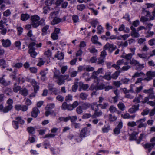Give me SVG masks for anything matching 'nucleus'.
Here are the masks:
<instances>
[{"mask_svg": "<svg viewBox=\"0 0 155 155\" xmlns=\"http://www.w3.org/2000/svg\"><path fill=\"white\" fill-rule=\"evenodd\" d=\"M150 112L149 109L147 108L144 110L141 113V114L143 116L147 115Z\"/></svg>", "mask_w": 155, "mask_h": 155, "instance_id": "62", "label": "nucleus"}, {"mask_svg": "<svg viewBox=\"0 0 155 155\" xmlns=\"http://www.w3.org/2000/svg\"><path fill=\"white\" fill-rule=\"evenodd\" d=\"M6 103L8 105L5 107V109L4 111L5 112H8L12 108L13 101L12 99L9 98L7 100Z\"/></svg>", "mask_w": 155, "mask_h": 155, "instance_id": "2", "label": "nucleus"}, {"mask_svg": "<svg viewBox=\"0 0 155 155\" xmlns=\"http://www.w3.org/2000/svg\"><path fill=\"white\" fill-rule=\"evenodd\" d=\"M145 74L142 72H136L134 75L132 77L133 78H136L137 77H141L142 76L144 75Z\"/></svg>", "mask_w": 155, "mask_h": 155, "instance_id": "30", "label": "nucleus"}, {"mask_svg": "<svg viewBox=\"0 0 155 155\" xmlns=\"http://www.w3.org/2000/svg\"><path fill=\"white\" fill-rule=\"evenodd\" d=\"M120 73V72L119 71H116L111 76V78L116 79L117 78Z\"/></svg>", "mask_w": 155, "mask_h": 155, "instance_id": "35", "label": "nucleus"}, {"mask_svg": "<svg viewBox=\"0 0 155 155\" xmlns=\"http://www.w3.org/2000/svg\"><path fill=\"white\" fill-rule=\"evenodd\" d=\"M7 19L4 18L0 21V29H2L4 27V25H7L6 24Z\"/></svg>", "mask_w": 155, "mask_h": 155, "instance_id": "20", "label": "nucleus"}, {"mask_svg": "<svg viewBox=\"0 0 155 155\" xmlns=\"http://www.w3.org/2000/svg\"><path fill=\"white\" fill-rule=\"evenodd\" d=\"M21 19L23 21L27 20L30 17L29 15L27 14H22L21 15Z\"/></svg>", "mask_w": 155, "mask_h": 155, "instance_id": "23", "label": "nucleus"}, {"mask_svg": "<svg viewBox=\"0 0 155 155\" xmlns=\"http://www.w3.org/2000/svg\"><path fill=\"white\" fill-rule=\"evenodd\" d=\"M17 83H15L13 88V91L15 93L19 91H20L21 89V87L20 86H17Z\"/></svg>", "mask_w": 155, "mask_h": 155, "instance_id": "24", "label": "nucleus"}, {"mask_svg": "<svg viewBox=\"0 0 155 155\" xmlns=\"http://www.w3.org/2000/svg\"><path fill=\"white\" fill-rule=\"evenodd\" d=\"M117 48V47L114 46L113 44L107 43L104 47V49L108 50L110 53H112V51Z\"/></svg>", "mask_w": 155, "mask_h": 155, "instance_id": "3", "label": "nucleus"}, {"mask_svg": "<svg viewBox=\"0 0 155 155\" xmlns=\"http://www.w3.org/2000/svg\"><path fill=\"white\" fill-rule=\"evenodd\" d=\"M80 87L83 90H85L88 88L89 86L88 84H84L81 82H80Z\"/></svg>", "mask_w": 155, "mask_h": 155, "instance_id": "45", "label": "nucleus"}, {"mask_svg": "<svg viewBox=\"0 0 155 155\" xmlns=\"http://www.w3.org/2000/svg\"><path fill=\"white\" fill-rule=\"evenodd\" d=\"M130 28L131 30L130 34L132 36L135 38H137L140 36V34L138 33L139 31H137V29L133 26H131Z\"/></svg>", "mask_w": 155, "mask_h": 155, "instance_id": "4", "label": "nucleus"}, {"mask_svg": "<svg viewBox=\"0 0 155 155\" xmlns=\"http://www.w3.org/2000/svg\"><path fill=\"white\" fill-rule=\"evenodd\" d=\"M11 14V12L9 9H8L3 12V15L6 17L9 16Z\"/></svg>", "mask_w": 155, "mask_h": 155, "instance_id": "57", "label": "nucleus"}, {"mask_svg": "<svg viewBox=\"0 0 155 155\" xmlns=\"http://www.w3.org/2000/svg\"><path fill=\"white\" fill-rule=\"evenodd\" d=\"M49 26L48 25H46L44 26L42 29V35H44L46 34L47 30L48 29Z\"/></svg>", "mask_w": 155, "mask_h": 155, "instance_id": "40", "label": "nucleus"}, {"mask_svg": "<svg viewBox=\"0 0 155 155\" xmlns=\"http://www.w3.org/2000/svg\"><path fill=\"white\" fill-rule=\"evenodd\" d=\"M153 91V88H150L148 89H144L143 91V93L146 94H150Z\"/></svg>", "mask_w": 155, "mask_h": 155, "instance_id": "51", "label": "nucleus"}, {"mask_svg": "<svg viewBox=\"0 0 155 155\" xmlns=\"http://www.w3.org/2000/svg\"><path fill=\"white\" fill-rule=\"evenodd\" d=\"M98 106L100 107L101 109H106L109 106V104L107 103H104L103 104H99Z\"/></svg>", "mask_w": 155, "mask_h": 155, "instance_id": "26", "label": "nucleus"}, {"mask_svg": "<svg viewBox=\"0 0 155 155\" xmlns=\"http://www.w3.org/2000/svg\"><path fill=\"white\" fill-rule=\"evenodd\" d=\"M90 106L92 110L95 111L98 109V104L96 102H94L90 104Z\"/></svg>", "mask_w": 155, "mask_h": 155, "instance_id": "22", "label": "nucleus"}, {"mask_svg": "<svg viewBox=\"0 0 155 155\" xmlns=\"http://www.w3.org/2000/svg\"><path fill=\"white\" fill-rule=\"evenodd\" d=\"M39 113L40 111L38 109L37 107H35L32 109L31 115L33 117L36 118Z\"/></svg>", "mask_w": 155, "mask_h": 155, "instance_id": "11", "label": "nucleus"}, {"mask_svg": "<svg viewBox=\"0 0 155 155\" xmlns=\"http://www.w3.org/2000/svg\"><path fill=\"white\" fill-rule=\"evenodd\" d=\"M85 8V6L84 4H80L77 6V8L78 10L82 11Z\"/></svg>", "mask_w": 155, "mask_h": 155, "instance_id": "43", "label": "nucleus"}, {"mask_svg": "<svg viewBox=\"0 0 155 155\" xmlns=\"http://www.w3.org/2000/svg\"><path fill=\"white\" fill-rule=\"evenodd\" d=\"M104 58L100 57L98 59V60L97 61L98 64H101L102 65L104 64Z\"/></svg>", "mask_w": 155, "mask_h": 155, "instance_id": "55", "label": "nucleus"}, {"mask_svg": "<svg viewBox=\"0 0 155 155\" xmlns=\"http://www.w3.org/2000/svg\"><path fill=\"white\" fill-rule=\"evenodd\" d=\"M83 109L81 106H78L76 109V111L77 113L79 114L82 113L83 112Z\"/></svg>", "mask_w": 155, "mask_h": 155, "instance_id": "49", "label": "nucleus"}, {"mask_svg": "<svg viewBox=\"0 0 155 155\" xmlns=\"http://www.w3.org/2000/svg\"><path fill=\"white\" fill-rule=\"evenodd\" d=\"M117 119V117L114 115H113L111 114L109 115V120L110 122L115 121Z\"/></svg>", "mask_w": 155, "mask_h": 155, "instance_id": "28", "label": "nucleus"}, {"mask_svg": "<svg viewBox=\"0 0 155 155\" xmlns=\"http://www.w3.org/2000/svg\"><path fill=\"white\" fill-rule=\"evenodd\" d=\"M15 119L17 120L18 123H19L21 124H23L25 122L23 120L21 117H18L15 118Z\"/></svg>", "mask_w": 155, "mask_h": 155, "instance_id": "48", "label": "nucleus"}, {"mask_svg": "<svg viewBox=\"0 0 155 155\" xmlns=\"http://www.w3.org/2000/svg\"><path fill=\"white\" fill-rule=\"evenodd\" d=\"M90 23L92 27L95 28L97 25L98 24V22L97 19H95L92 21L90 22Z\"/></svg>", "mask_w": 155, "mask_h": 155, "instance_id": "44", "label": "nucleus"}, {"mask_svg": "<svg viewBox=\"0 0 155 155\" xmlns=\"http://www.w3.org/2000/svg\"><path fill=\"white\" fill-rule=\"evenodd\" d=\"M72 100V96L71 94H68L65 97V101L67 102H70Z\"/></svg>", "mask_w": 155, "mask_h": 155, "instance_id": "52", "label": "nucleus"}, {"mask_svg": "<svg viewBox=\"0 0 155 155\" xmlns=\"http://www.w3.org/2000/svg\"><path fill=\"white\" fill-rule=\"evenodd\" d=\"M111 73L110 72H107L105 73V74L103 76H100V77H101L102 78H104L108 81L110 80L111 78Z\"/></svg>", "mask_w": 155, "mask_h": 155, "instance_id": "18", "label": "nucleus"}, {"mask_svg": "<svg viewBox=\"0 0 155 155\" xmlns=\"http://www.w3.org/2000/svg\"><path fill=\"white\" fill-rule=\"evenodd\" d=\"M19 93L24 96H26L28 94V91L25 88H22L19 91Z\"/></svg>", "mask_w": 155, "mask_h": 155, "instance_id": "16", "label": "nucleus"}, {"mask_svg": "<svg viewBox=\"0 0 155 155\" xmlns=\"http://www.w3.org/2000/svg\"><path fill=\"white\" fill-rule=\"evenodd\" d=\"M31 22L35 21H39L40 20V18L38 15H35L31 17Z\"/></svg>", "mask_w": 155, "mask_h": 155, "instance_id": "34", "label": "nucleus"}, {"mask_svg": "<svg viewBox=\"0 0 155 155\" xmlns=\"http://www.w3.org/2000/svg\"><path fill=\"white\" fill-rule=\"evenodd\" d=\"M140 22L139 20H136L135 21H133L132 23L133 25L131 26H133L134 27H137L139 25Z\"/></svg>", "mask_w": 155, "mask_h": 155, "instance_id": "60", "label": "nucleus"}, {"mask_svg": "<svg viewBox=\"0 0 155 155\" xmlns=\"http://www.w3.org/2000/svg\"><path fill=\"white\" fill-rule=\"evenodd\" d=\"M109 110L111 113H113L117 112H119V111L117 110V108L113 105L110 106L109 108Z\"/></svg>", "mask_w": 155, "mask_h": 155, "instance_id": "31", "label": "nucleus"}, {"mask_svg": "<svg viewBox=\"0 0 155 155\" xmlns=\"http://www.w3.org/2000/svg\"><path fill=\"white\" fill-rule=\"evenodd\" d=\"M88 96L86 93L82 92L80 94L79 97L82 100H85L87 99Z\"/></svg>", "mask_w": 155, "mask_h": 155, "instance_id": "27", "label": "nucleus"}, {"mask_svg": "<svg viewBox=\"0 0 155 155\" xmlns=\"http://www.w3.org/2000/svg\"><path fill=\"white\" fill-rule=\"evenodd\" d=\"M130 64L136 66L135 69L137 71L141 70L144 67L143 64H141L137 61L132 59L130 61Z\"/></svg>", "mask_w": 155, "mask_h": 155, "instance_id": "1", "label": "nucleus"}, {"mask_svg": "<svg viewBox=\"0 0 155 155\" xmlns=\"http://www.w3.org/2000/svg\"><path fill=\"white\" fill-rule=\"evenodd\" d=\"M98 37L97 35H95L91 39V41L92 42L94 43H98L100 45H101V44L99 42L97 41L98 40Z\"/></svg>", "mask_w": 155, "mask_h": 155, "instance_id": "33", "label": "nucleus"}, {"mask_svg": "<svg viewBox=\"0 0 155 155\" xmlns=\"http://www.w3.org/2000/svg\"><path fill=\"white\" fill-rule=\"evenodd\" d=\"M146 118H143L139 119L136 121L137 123H139V124L138 126L137 127L138 128H140L142 127H146L147 126V124L146 123H143L146 121Z\"/></svg>", "mask_w": 155, "mask_h": 155, "instance_id": "6", "label": "nucleus"}, {"mask_svg": "<svg viewBox=\"0 0 155 155\" xmlns=\"http://www.w3.org/2000/svg\"><path fill=\"white\" fill-rule=\"evenodd\" d=\"M117 106L118 108L121 111H124L126 108L125 105L122 102H119L117 104Z\"/></svg>", "mask_w": 155, "mask_h": 155, "instance_id": "21", "label": "nucleus"}, {"mask_svg": "<svg viewBox=\"0 0 155 155\" xmlns=\"http://www.w3.org/2000/svg\"><path fill=\"white\" fill-rule=\"evenodd\" d=\"M27 130L28 132L30 134H33L35 131V128L32 127H30L28 128Z\"/></svg>", "mask_w": 155, "mask_h": 155, "instance_id": "63", "label": "nucleus"}, {"mask_svg": "<svg viewBox=\"0 0 155 155\" xmlns=\"http://www.w3.org/2000/svg\"><path fill=\"white\" fill-rule=\"evenodd\" d=\"M130 80L129 79H127V78H122L121 80V83H123L124 84H127L128 82L130 81Z\"/></svg>", "mask_w": 155, "mask_h": 155, "instance_id": "54", "label": "nucleus"}, {"mask_svg": "<svg viewBox=\"0 0 155 155\" xmlns=\"http://www.w3.org/2000/svg\"><path fill=\"white\" fill-rule=\"evenodd\" d=\"M4 75L2 78H0V83L3 86L6 87L9 85L11 84L10 81H7L4 78Z\"/></svg>", "mask_w": 155, "mask_h": 155, "instance_id": "9", "label": "nucleus"}, {"mask_svg": "<svg viewBox=\"0 0 155 155\" xmlns=\"http://www.w3.org/2000/svg\"><path fill=\"white\" fill-rule=\"evenodd\" d=\"M2 46L5 47H9L11 45V42L10 40L7 39L5 40L2 39L1 40Z\"/></svg>", "mask_w": 155, "mask_h": 155, "instance_id": "14", "label": "nucleus"}, {"mask_svg": "<svg viewBox=\"0 0 155 155\" xmlns=\"http://www.w3.org/2000/svg\"><path fill=\"white\" fill-rule=\"evenodd\" d=\"M79 105V103L78 101H74L72 104H71L72 110L76 107Z\"/></svg>", "mask_w": 155, "mask_h": 155, "instance_id": "53", "label": "nucleus"}, {"mask_svg": "<svg viewBox=\"0 0 155 155\" xmlns=\"http://www.w3.org/2000/svg\"><path fill=\"white\" fill-rule=\"evenodd\" d=\"M72 20L74 23H76L78 21V16L77 15H74L72 16Z\"/></svg>", "mask_w": 155, "mask_h": 155, "instance_id": "61", "label": "nucleus"}, {"mask_svg": "<svg viewBox=\"0 0 155 155\" xmlns=\"http://www.w3.org/2000/svg\"><path fill=\"white\" fill-rule=\"evenodd\" d=\"M112 84L116 87H119L121 85L122 83L120 81H113Z\"/></svg>", "mask_w": 155, "mask_h": 155, "instance_id": "39", "label": "nucleus"}, {"mask_svg": "<svg viewBox=\"0 0 155 155\" xmlns=\"http://www.w3.org/2000/svg\"><path fill=\"white\" fill-rule=\"evenodd\" d=\"M29 82L34 87V91H36V90H38L39 88V86L38 85V83L35 79H31L29 80Z\"/></svg>", "mask_w": 155, "mask_h": 155, "instance_id": "8", "label": "nucleus"}, {"mask_svg": "<svg viewBox=\"0 0 155 155\" xmlns=\"http://www.w3.org/2000/svg\"><path fill=\"white\" fill-rule=\"evenodd\" d=\"M146 74L147 76L151 77L152 79L153 77L155 76V72L149 71L147 72Z\"/></svg>", "mask_w": 155, "mask_h": 155, "instance_id": "25", "label": "nucleus"}, {"mask_svg": "<svg viewBox=\"0 0 155 155\" xmlns=\"http://www.w3.org/2000/svg\"><path fill=\"white\" fill-rule=\"evenodd\" d=\"M45 3L47 6H51L54 3V0H46L45 1Z\"/></svg>", "mask_w": 155, "mask_h": 155, "instance_id": "47", "label": "nucleus"}, {"mask_svg": "<svg viewBox=\"0 0 155 155\" xmlns=\"http://www.w3.org/2000/svg\"><path fill=\"white\" fill-rule=\"evenodd\" d=\"M61 19L55 17L54 18L51 23L53 24H57L61 22Z\"/></svg>", "mask_w": 155, "mask_h": 155, "instance_id": "36", "label": "nucleus"}, {"mask_svg": "<svg viewBox=\"0 0 155 155\" xmlns=\"http://www.w3.org/2000/svg\"><path fill=\"white\" fill-rule=\"evenodd\" d=\"M155 38H153L148 41L149 44L151 46H153L155 45Z\"/></svg>", "mask_w": 155, "mask_h": 155, "instance_id": "64", "label": "nucleus"}, {"mask_svg": "<svg viewBox=\"0 0 155 155\" xmlns=\"http://www.w3.org/2000/svg\"><path fill=\"white\" fill-rule=\"evenodd\" d=\"M105 85L103 83H101L96 85V91L102 90L104 88Z\"/></svg>", "mask_w": 155, "mask_h": 155, "instance_id": "32", "label": "nucleus"}, {"mask_svg": "<svg viewBox=\"0 0 155 155\" xmlns=\"http://www.w3.org/2000/svg\"><path fill=\"white\" fill-rule=\"evenodd\" d=\"M81 107L83 110H86L90 107V104L88 103H84L81 105Z\"/></svg>", "mask_w": 155, "mask_h": 155, "instance_id": "37", "label": "nucleus"}, {"mask_svg": "<svg viewBox=\"0 0 155 155\" xmlns=\"http://www.w3.org/2000/svg\"><path fill=\"white\" fill-rule=\"evenodd\" d=\"M145 136L144 134H141L139 137V139L137 140V143L138 144L140 143V142L142 140L143 138H145Z\"/></svg>", "mask_w": 155, "mask_h": 155, "instance_id": "42", "label": "nucleus"}, {"mask_svg": "<svg viewBox=\"0 0 155 155\" xmlns=\"http://www.w3.org/2000/svg\"><path fill=\"white\" fill-rule=\"evenodd\" d=\"M98 109L95 111L94 114L91 116L92 118H95L102 115L103 113L101 110L98 111Z\"/></svg>", "mask_w": 155, "mask_h": 155, "instance_id": "17", "label": "nucleus"}, {"mask_svg": "<svg viewBox=\"0 0 155 155\" xmlns=\"http://www.w3.org/2000/svg\"><path fill=\"white\" fill-rule=\"evenodd\" d=\"M78 87V82H75L74 84L72 86V91L73 92H75Z\"/></svg>", "mask_w": 155, "mask_h": 155, "instance_id": "50", "label": "nucleus"}, {"mask_svg": "<svg viewBox=\"0 0 155 155\" xmlns=\"http://www.w3.org/2000/svg\"><path fill=\"white\" fill-rule=\"evenodd\" d=\"M139 104L133 105L132 107L128 110V112L130 114L135 113L137 111L139 110Z\"/></svg>", "mask_w": 155, "mask_h": 155, "instance_id": "7", "label": "nucleus"}, {"mask_svg": "<svg viewBox=\"0 0 155 155\" xmlns=\"http://www.w3.org/2000/svg\"><path fill=\"white\" fill-rule=\"evenodd\" d=\"M55 107V105L54 103L50 104H48L45 108V110H51Z\"/></svg>", "mask_w": 155, "mask_h": 155, "instance_id": "29", "label": "nucleus"}, {"mask_svg": "<svg viewBox=\"0 0 155 155\" xmlns=\"http://www.w3.org/2000/svg\"><path fill=\"white\" fill-rule=\"evenodd\" d=\"M88 132L87 128L86 127L83 128L80 132V137L81 138L84 137L87 134Z\"/></svg>", "mask_w": 155, "mask_h": 155, "instance_id": "15", "label": "nucleus"}, {"mask_svg": "<svg viewBox=\"0 0 155 155\" xmlns=\"http://www.w3.org/2000/svg\"><path fill=\"white\" fill-rule=\"evenodd\" d=\"M88 50L91 53H95L97 51V50L94 47L92 46L89 48Z\"/></svg>", "mask_w": 155, "mask_h": 155, "instance_id": "58", "label": "nucleus"}, {"mask_svg": "<svg viewBox=\"0 0 155 155\" xmlns=\"http://www.w3.org/2000/svg\"><path fill=\"white\" fill-rule=\"evenodd\" d=\"M137 55L140 58L143 59H145L147 58V55L144 53H142L141 54L140 53H138L137 54Z\"/></svg>", "mask_w": 155, "mask_h": 155, "instance_id": "56", "label": "nucleus"}, {"mask_svg": "<svg viewBox=\"0 0 155 155\" xmlns=\"http://www.w3.org/2000/svg\"><path fill=\"white\" fill-rule=\"evenodd\" d=\"M136 122L134 121L129 122L127 123V126L129 127H134L137 126Z\"/></svg>", "mask_w": 155, "mask_h": 155, "instance_id": "59", "label": "nucleus"}, {"mask_svg": "<svg viewBox=\"0 0 155 155\" xmlns=\"http://www.w3.org/2000/svg\"><path fill=\"white\" fill-rule=\"evenodd\" d=\"M48 69H46L44 70L41 71L40 72V74L41 75V79L43 81H45L46 79V75L48 74Z\"/></svg>", "mask_w": 155, "mask_h": 155, "instance_id": "10", "label": "nucleus"}, {"mask_svg": "<svg viewBox=\"0 0 155 155\" xmlns=\"http://www.w3.org/2000/svg\"><path fill=\"white\" fill-rule=\"evenodd\" d=\"M132 56L133 55L129 53L125 55H123L122 57L127 60H129L132 58Z\"/></svg>", "mask_w": 155, "mask_h": 155, "instance_id": "41", "label": "nucleus"}, {"mask_svg": "<svg viewBox=\"0 0 155 155\" xmlns=\"http://www.w3.org/2000/svg\"><path fill=\"white\" fill-rule=\"evenodd\" d=\"M14 108L17 111L21 110L22 111H26L28 109V107L25 105L16 104L14 106Z\"/></svg>", "mask_w": 155, "mask_h": 155, "instance_id": "5", "label": "nucleus"}, {"mask_svg": "<svg viewBox=\"0 0 155 155\" xmlns=\"http://www.w3.org/2000/svg\"><path fill=\"white\" fill-rule=\"evenodd\" d=\"M64 80L61 77V76L60 75L58 77L57 82L58 84L59 85H60L64 84Z\"/></svg>", "mask_w": 155, "mask_h": 155, "instance_id": "38", "label": "nucleus"}, {"mask_svg": "<svg viewBox=\"0 0 155 155\" xmlns=\"http://www.w3.org/2000/svg\"><path fill=\"white\" fill-rule=\"evenodd\" d=\"M143 146L145 149L147 150V153L150 152L152 149L154 147L150 143H146L144 144Z\"/></svg>", "mask_w": 155, "mask_h": 155, "instance_id": "12", "label": "nucleus"}, {"mask_svg": "<svg viewBox=\"0 0 155 155\" xmlns=\"http://www.w3.org/2000/svg\"><path fill=\"white\" fill-rule=\"evenodd\" d=\"M61 109L63 110H67L70 111L72 110L71 104H68L66 102H64L62 104Z\"/></svg>", "mask_w": 155, "mask_h": 155, "instance_id": "13", "label": "nucleus"}, {"mask_svg": "<svg viewBox=\"0 0 155 155\" xmlns=\"http://www.w3.org/2000/svg\"><path fill=\"white\" fill-rule=\"evenodd\" d=\"M35 49L30 48L29 49L28 52L30 54L31 56L33 58H35L37 55V53L35 51Z\"/></svg>", "mask_w": 155, "mask_h": 155, "instance_id": "19", "label": "nucleus"}, {"mask_svg": "<svg viewBox=\"0 0 155 155\" xmlns=\"http://www.w3.org/2000/svg\"><path fill=\"white\" fill-rule=\"evenodd\" d=\"M55 57L57 58L58 60H61L63 59L64 58V54L63 53L61 52L57 55H55Z\"/></svg>", "mask_w": 155, "mask_h": 155, "instance_id": "46", "label": "nucleus"}]
</instances>
